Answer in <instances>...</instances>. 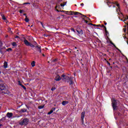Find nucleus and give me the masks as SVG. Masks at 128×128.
I'll return each instance as SVG.
<instances>
[{"mask_svg":"<svg viewBox=\"0 0 128 128\" xmlns=\"http://www.w3.org/2000/svg\"><path fill=\"white\" fill-rule=\"evenodd\" d=\"M62 0H58L57 2H56V6L55 7V10L58 12H66V11L64 10H58V8H63L64 6H66V2H64L63 4L62 3Z\"/></svg>","mask_w":128,"mask_h":128,"instance_id":"obj_1","label":"nucleus"},{"mask_svg":"<svg viewBox=\"0 0 128 128\" xmlns=\"http://www.w3.org/2000/svg\"><path fill=\"white\" fill-rule=\"evenodd\" d=\"M120 101L116 100V99H112V105L114 110H118V104Z\"/></svg>","mask_w":128,"mask_h":128,"instance_id":"obj_2","label":"nucleus"},{"mask_svg":"<svg viewBox=\"0 0 128 128\" xmlns=\"http://www.w3.org/2000/svg\"><path fill=\"white\" fill-rule=\"evenodd\" d=\"M61 78H62V80L63 82H70V81L71 80V79L72 78V76H66V74H62L61 76Z\"/></svg>","mask_w":128,"mask_h":128,"instance_id":"obj_3","label":"nucleus"},{"mask_svg":"<svg viewBox=\"0 0 128 128\" xmlns=\"http://www.w3.org/2000/svg\"><path fill=\"white\" fill-rule=\"evenodd\" d=\"M30 122V120L28 118H25L23 119L22 120H21L19 122V124L20 126H28V122Z\"/></svg>","mask_w":128,"mask_h":128,"instance_id":"obj_4","label":"nucleus"},{"mask_svg":"<svg viewBox=\"0 0 128 128\" xmlns=\"http://www.w3.org/2000/svg\"><path fill=\"white\" fill-rule=\"evenodd\" d=\"M65 14H70L71 16H72L74 14V16H80V14H82V13H80L79 12H72V11H67L65 12Z\"/></svg>","mask_w":128,"mask_h":128,"instance_id":"obj_5","label":"nucleus"},{"mask_svg":"<svg viewBox=\"0 0 128 128\" xmlns=\"http://www.w3.org/2000/svg\"><path fill=\"white\" fill-rule=\"evenodd\" d=\"M24 44L27 46H30V48H36V46L34 45V44H32V43L28 42V40H26V39L25 38H24Z\"/></svg>","mask_w":128,"mask_h":128,"instance_id":"obj_6","label":"nucleus"},{"mask_svg":"<svg viewBox=\"0 0 128 128\" xmlns=\"http://www.w3.org/2000/svg\"><path fill=\"white\" fill-rule=\"evenodd\" d=\"M62 80V78L60 77L59 74H57L54 78V80L56 82H60V80Z\"/></svg>","mask_w":128,"mask_h":128,"instance_id":"obj_7","label":"nucleus"},{"mask_svg":"<svg viewBox=\"0 0 128 128\" xmlns=\"http://www.w3.org/2000/svg\"><path fill=\"white\" fill-rule=\"evenodd\" d=\"M35 48H36V50L40 54H42V46H40V45H38L37 46H35Z\"/></svg>","mask_w":128,"mask_h":128,"instance_id":"obj_8","label":"nucleus"},{"mask_svg":"<svg viewBox=\"0 0 128 128\" xmlns=\"http://www.w3.org/2000/svg\"><path fill=\"white\" fill-rule=\"evenodd\" d=\"M110 44H112V46H114L116 48V50H118V52H120V54H122V51L118 48L114 44L111 40H110Z\"/></svg>","mask_w":128,"mask_h":128,"instance_id":"obj_9","label":"nucleus"},{"mask_svg":"<svg viewBox=\"0 0 128 128\" xmlns=\"http://www.w3.org/2000/svg\"><path fill=\"white\" fill-rule=\"evenodd\" d=\"M13 116H14V114L10 112H8L6 114V116H7V118H12Z\"/></svg>","mask_w":128,"mask_h":128,"instance_id":"obj_10","label":"nucleus"},{"mask_svg":"<svg viewBox=\"0 0 128 128\" xmlns=\"http://www.w3.org/2000/svg\"><path fill=\"white\" fill-rule=\"evenodd\" d=\"M84 114H86V112H83L81 113V120L82 122H84Z\"/></svg>","mask_w":128,"mask_h":128,"instance_id":"obj_11","label":"nucleus"},{"mask_svg":"<svg viewBox=\"0 0 128 128\" xmlns=\"http://www.w3.org/2000/svg\"><path fill=\"white\" fill-rule=\"evenodd\" d=\"M118 14L120 16H118V18L119 20H120L122 22H123L124 19L122 18H124V14H122V13L120 12H118Z\"/></svg>","mask_w":128,"mask_h":128,"instance_id":"obj_12","label":"nucleus"},{"mask_svg":"<svg viewBox=\"0 0 128 128\" xmlns=\"http://www.w3.org/2000/svg\"><path fill=\"white\" fill-rule=\"evenodd\" d=\"M6 90V86L3 84H0V91L4 90Z\"/></svg>","mask_w":128,"mask_h":128,"instance_id":"obj_13","label":"nucleus"},{"mask_svg":"<svg viewBox=\"0 0 128 128\" xmlns=\"http://www.w3.org/2000/svg\"><path fill=\"white\" fill-rule=\"evenodd\" d=\"M2 94H10V92L8 90H4V92H2Z\"/></svg>","mask_w":128,"mask_h":128,"instance_id":"obj_14","label":"nucleus"},{"mask_svg":"<svg viewBox=\"0 0 128 128\" xmlns=\"http://www.w3.org/2000/svg\"><path fill=\"white\" fill-rule=\"evenodd\" d=\"M18 84H19V86H22V88H24V90H26V86H24L22 84H20V81L18 82Z\"/></svg>","mask_w":128,"mask_h":128,"instance_id":"obj_15","label":"nucleus"},{"mask_svg":"<svg viewBox=\"0 0 128 128\" xmlns=\"http://www.w3.org/2000/svg\"><path fill=\"white\" fill-rule=\"evenodd\" d=\"M68 104V102L66 100L62 101V106H66V104Z\"/></svg>","mask_w":128,"mask_h":128,"instance_id":"obj_16","label":"nucleus"},{"mask_svg":"<svg viewBox=\"0 0 128 128\" xmlns=\"http://www.w3.org/2000/svg\"><path fill=\"white\" fill-rule=\"evenodd\" d=\"M4 68H8V62H4Z\"/></svg>","mask_w":128,"mask_h":128,"instance_id":"obj_17","label":"nucleus"},{"mask_svg":"<svg viewBox=\"0 0 128 128\" xmlns=\"http://www.w3.org/2000/svg\"><path fill=\"white\" fill-rule=\"evenodd\" d=\"M76 32L79 34H84V32L82 30H80V31H78V30H76Z\"/></svg>","mask_w":128,"mask_h":128,"instance_id":"obj_18","label":"nucleus"},{"mask_svg":"<svg viewBox=\"0 0 128 128\" xmlns=\"http://www.w3.org/2000/svg\"><path fill=\"white\" fill-rule=\"evenodd\" d=\"M1 16H2V20H6V16H4V14H1Z\"/></svg>","mask_w":128,"mask_h":128,"instance_id":"obj_19","label":"nucleus"},{"mask_svg":"<svg viewBox=\"0 0 128 128\" xmlns=\"http://www.w3.org/2000/svg\"><path fill=\"white\" fill-rule=\"evenodd\" d=\"M6 120V116H4L3 118H2L1 119H0V122H4V120Z\"/></svg>","mask_w":128,"mask_h":128,"instance_id":"obj_20","label":"nucleus"},{"mask_svg":"<svg viewBox=\"0 0 128 128\" xmlns=\"http://www.w3.org/2000/svg\"><path fill=\"white\" fill-rule=\"evenodd\" d=\"M31 66L32 68L36 66V62L34 61H32L31 63Z\"/></svg>","mask_w":128,"mask_h":128,"instance_id":"obj_21","label":"nucleus"},{"mask_svg":"<svg viewBox=\"0 0 128 128\" xmlns=\"http://www.w3.org/2000/svg\"><path fill=\"white\" fill-rule=\"evenodd\" d=\"M25 22H30V19L28 18V16H26Z\"/></svg>","mask_w":128,"mask_h":128,"instance_id":"obj_22","label":"nucleus"},{"mask_svg":"<svg viewBox=\"0 0 128 128\" xmlns=\"http://www.w3.org/2000/svg\"><path fill=\"white\" fill-rule=\"evenodd\" d=\"M44 108V105L40 106H38V108H39V110H42V109Z\"/></svg>","mask_w":128,"mask_h":128,"instance_id":"obj_23","label":"nucleus"},{"mask_svg":"<svg viewBox=\"0 0 128 128\" xmlns=\"http://www.w3.org/2000/svg\"><path fill=\"white\" fill-rule=\"evenodd\" d=\"M80 16H81V18H82V19L84 20V18H86V16H85V15H84V14H80Z\"/></svg>","mask_w":128,"mask_h":128,"instance_id":"obj_24","label":"nucleus"},{"mask_svg":"<svg viewBox=\"0 0 128 128\" xmlns=\"http://www.w3.org/2000/svg\"><path fill=\"white\" fill-rule=\"evenodd\" d=\"M70 86H72L74 84V81H72V78L70 80Z\"/></svg>","mask_w":128,"mask_h":128,"instance_id":"obj_25","label":"nucleus"},{"mask_svg":"<svg viewBox=\"0 0 128 128\" xmlns=\"http://www.w3.org/2000/svg\"><path fill=\"white\" fill-rule=\"evenodd\" d=\"M12 46H17L18 44H16V42H13L12 43Z\"/></svg>","mask_w":128,"mask_h":128,"instance_id":"obj_26","label":"nucleus"},{"mask_svg":"<svg viewBox=\"0 0 128 128\" xmlns=\"http://www.w3.org/2000/svg\"><path fill=\"white\" fill-rule=\"evenodd\" d=\"M26 110H27L26 108H22L21 110V112H26Z\"/></svg>","mask_w":128,"mask_h":128,"instance_id":"obj_27","label":"nucleus"},{"mask_svg":"<svg viewBox=\"0 0 128 128\" xmlns=\"http://www.w3.org/2000/svg\"><path fill=\"white\" fill-rule=\"evenodd\" d=\"M39 22H40L43 28H44V23H42V22L39 21Z\"/></svg>","mask_w":128,"mask_h":128,"instance_id":"obj_28","label":"nucleus"},{"mask_svg":"<svg viewBox=\"0 0 128 128\" xmlns=\"http://www.w3.org/2000/svg\"><path fill=\"white\" fill-rule=\"evenodd\" d=\"M52 112H54V110H52L48 113V114H52Z\"/></svg>","mask_w":128,"mask_h":128,"instance_id":"obj_29","label":"nucleus"},{"mask_svg":"<svg viewBox=\"0 0 128 128\" xmlns=\"http://www.w3.org/2000/svg\"><path fill=\"white\" fill-rule=\"evenodd\" d=\"M12 48H8L6 49V52H12Z\"/></svg>","mask_w":128,"mask_h":128,"instance_id":"obj_30","label":"nucleus"},{"mask_svg":"<svg viewBox=\"0 0 128 128\" xmlns=\"http://www.w3.org/2000/svg\"><path fill=\"white\" fill-rule=\"evenodd\" d=\"M88 24H89L90 26H96V24H92V23H89Z\"/></svg>","mask_w":128,"mask_h":128,"instance_id":"obj_31","label":"nucleus"},{"mask_svg":"<svg viewBox=\"0 0 128 128\" xmlns=\"http://www.w3.org/2000/svg\"><path fill=\"white\" fill-rule=\"evenodd\" d=\"M105 32L106 36H108V30H106V28L105 29Z\"/></svg>","mask_w":128,"mask_h":128,"instance_id":"obj_32","label":"nucleus"},{"mask_svg":"<svg viewBox=\"0 0 128 128\" xmlns=\"http://www.w3.org/2000/svg\"><path fill=\"white\" fill-rule=\"evenodd\" d=\"M2 42L1 40H0V48H2Z\"/></svg>","mask_w":128,"mask_h":128,"instance_id":"obj_33","label":"nucleus"},{"mask_svg":"<svg viewBox=\"0 0 128 128\" xmlns=\"http://www.w3.org/2000/svg\"><path fill=\"white\" fill-rule=\"evenodd\" d=\"M24 12V10H20L19 12H20V14H22V12Z\"/></svg>","mask_w":128,"mask_h":128,"instance_id":"obj_34","label":"nucleus"},{"mask_svg":"<svg viewBox=\"0 0 128 128\" xmlns=\"http://www.w3.org/2000/svg\"><path fill=\"white\" fill-rule=\"evenodd\" d=\"M116 6H118V10H120V4L117 3L116 4Z\"/></svg>","mask_w":128,"mask_h":128,"instance_id":"obj_35","label":"nucleus"},{"mask_svg":"<svg viewBox=\"0 0 128 128\" xmlns=\"http://www.w3.org/2000/svg\"><path fill=\"white\" fill-rule=\"evenodd\" d=\"M34 46H38V43L36 42H34Z\"/></svg>","mask_w":128,"mask_h":128,"instance_id":"obj_36","label":"nucleus"},{"mask_svg":"<svg viewBox=\"0 0 128 128\" xmlns=\"http://www.w3.org/2000/svg\"><path fill=\"white\" fill-rule=\"evenodd\" d=\"M56 90L55 87H52V88H51V90H52V92H54V90Z\"/></svg>","mask_w":128,"mask_h":128,"instance_id":"obj_37","label":"nucleus"},{"mask_svg":"<svg viewBox=\"0 0 128 128\" xmlns=\"http://www.w3.org/2000/svg\"><path fill=\"white\" fill-rule=\"evenodd\" d=\"M2 48H0V54H4V52H2Z\"/></svg>","mask_w":128,"mask_h":128,"instance_id":"obj_38","label":"nucleus"},{"mask_svg":"<svg viewBox=\"0 0 128 128\" xmlns=\"http://www.w3.org/2000/svg\"><path fill=\"white\" fill-rule=\"evenodd\" d=\"M44 36H46V38H48V36H50V35L46 34H44Z\"/></svg>","mask_w":128,"mask_h":128,"instance_id":"obj_39","label":"nucleus"},{"mask_svg":"<svg viewBox=\"0 0 128 128\" xmlns=\"http://www.w3.org/2000/svg\"><path fill=\"white\" fill-rule=\"evenodd\" d=\"M23 4L24 5V4H30V2H25V3H24Z\"/></svg>","mask_w":128,"mask_h":128,"instance_id":"obj_40","label":"nucleus"},{"mask_svg":"<svg viewBox=\"0 0 128 128\" xmlns=\"http://www.w3.org/2000/svg\"><path fill=\"white\" fill-rule=\"evenodd\" d=\"M8 32H10L12 31V29L10 28H8Z\"/></svg>","mask_w":128,"mask_h":128,"instance_id":"obj_41","label":"nucleus"},{"mask_svg":"<svg viewBox=\"0 0 128 128\" xmlns=\"http://www.w3.org/2000/svg\"><path fill=\"white\" fill-rule=\"evenodd\" d=\"M102 28H104V30L106 28V26H104V25H102Z\"/></svg>","mask_w":128,"mask_h":128,"instance_id":"obj_42","label":"nucleus"},{"mask_svg":"<svg viewBox=\"0 0 128 128\" xmlns=\"http://www.w3.org/2000/svg\"><path fill=\"white\" fill-rule=\"evenodd\" d=\"M86 18L87 20H90V18H88V17L86 16Z\"/></svg>","mask_w":128,"mask_h":128,"instance_id":"obj_43","label":"nucleus"},{"mask_svg":"<svg viewBox=\"0 0 128 128\" xmlns=\"http://www.w3.org/2000/svg\"><path fill=\"white\" fill-rule=\"evenodd\" d=\"M15 38H20V36H15Z\"/></svg>","mask_w":128,"mask_h":128,"instance_id":"obj_44","label":"nucleus"},{"mask_svg":"<svg viewBox=\"0 0 128 128\" xmlns=\"http://www.w3.org/2000/svg\"><path fill=\"white\" fill-rule=\"evenodd\" d=\"M71 30H72V32H76L75 30H74V28H72L71 29Z\"/></svg>","mask_w":128,"mask_h":128,"instance_id":"obj_45","label":"nucleus"},{"mask_svg":"<svg viewBox=\"0 0 128 128\" xmlns=\"http://www.w3.org/2000/svg\"><path fill=\"white\" fill-rule=\"evenodd\" d=\"M4 20L6 24H8V20L6 19V20Z\"/></svg>","mask_w":128,"mask_h":128,"instance_id":"obj_46","label":"nucleus"},{"mask_svg":"<svg viewBox=\"0 0 128 128\" xmlns=\"http://www.w3.org/2000/svg\"><path fill=\"white\" fill-rule=\"evenodd\" d=\"M124 32H126V28H124Z\"/></svg>","mask_w":128,"mask_h":128,"instance_id":"obj_47","label":"nucleus"},{"mask_svg":"<svg viewBox=\"0 0 128 128\" xmlns=\"http://www.w3.org/2000/svg\"><path fill=\"white\" fill-rule=\"evenodd\" d=\"M84 22H85L86 24H88V21L86 20H84Z\"/></svg>","mask_w":128,"mask_h":128,"instance_id":"obj_48","label":"nucleus"},{"mask_svg":"<svg viewBox=\"0 0 128 128\" xmlns=\"http://www.w3.org/2000/svg\"><path fill=\"white\" fill-rule=\"evenodd\" d=\"M80 6H84V3H82V4H80Z\"/></svg>","mask_w":128,"mask_h":128,"instance_id":"obj_49","label":"nucleus"},{"mask_svg":"<svg viewBox=\"0 0 128 128\" xmlns=\"http://www.w3.org/2000/svg\"><path fill=\"white\" fill-rule=\"evenodd\" d=\"M97 26V27L100 26V24L96 25V26Z\"/></svg>","mask_w":128,"mask_h":128,"instance_id":"obj_50","label":"nucleus"},{"mask_svg":"<svg viewBox=\"0 0 128 128\" xmlns=\"http://www.w3.org/2000/svg\"><path fill=\"white\" fill-rule=\"evenodd\" d=\"M56 60H58L57 59H54V60H53V62H56Z\"/></svg>","mask_w":128,"mask_h":128,"instance_id":"obj_51","label":"nucleus"},{"mask_svg":"<svg viewBox=\"0 0 128 128\" xmlns=\"http://www.w3.org/2000/svg\"><path fill=\"white\" fill-rule=\"evenodd\" d=\"M10 34H14L13 32H12V31H10V32H9Z\"/></svg>","mask_w":128,"mask_h":128,"instance_id":"obj_52","label":"nucleus"},{"mask_svg":"<svg viewBox=\"0 0 128 128\" xmlns=\"http://www.w3.org/2000/svg\"><path fill=\"white\" fill-rule=\"evenodd\" d=\"M104 24L105 26H106L107 23L106 22H104Z\"/></svg>","mask_w":128,"mask_h":128,"instance_id":"obj_53","label":"nucleus"},{"mask_svg":"<svg viewBox=\"0 0 128 128\" xmlns=\"http://www.w3.org/2000/svg\"><path fill=\"white\" fill-rule=\"evenodd\" d=\"M52 110H53V112L54 111V110H56V108H52Z\"/></svg>","mask_w":128,"mask_h":128,"instance_id":"obj_54","label":"nucleus"},{"mask_svg":"<svg viewBox=\"0 0 128 128\" xmlns=\"http://www.w3.org/2000/svg\"><path fill=\"white\" fill-rule=\"evenodd\" d=\"M126 19L125 18L124 20H123V22H126Z\"/></svg>","mask_w":128,"mask_h":128,"instance_id":"obj_55","label":"nucleus"},{"mask_svg":"<svg viewBox=\"0 0 128 128\" xmlns=\"http://www.w3.org/2000/svg\"><path fill=\"white\" fill-rule=\"evenodd\" d=\"M42 56H46V55H44V54H42Z\"/></svg>","mask_w":128,"mask_h":128,"instance_id":"obj_56","label":"nucleus"},{"mask_svg":"<svg viewBox=\"0 0 128 128\" xmlns=\"http://www.w3.org/2000/svg\"><path fill=\"white\" fill-rule=\"evenodd\" d=\"M108 64L109 65V66H110V62H108Z\"/></svg>","mask_w":128,"mask_h":128,"instance_id":"obj_57","label":"nucleus"},{"mask_svg":"<svg viewBox=\"0 0 128 128\" xmlns=\"http://www.w3.org/2000/svg\"><path fill=\"white\" fill-rule=\"evenodd\" d=\"M23 15L24 16H26V14H24Z\"/></svg>","mask_w":128,"mask_h":128,"instance_id":"obj_58","label":"nucleus"},{"mask_svg":"<svg viewBox=\"0 0 128 128\" xmlns=\"http://www.w3.org/2000/svg\"><path fill=\"white\" fill-rule=\"evenodd\" d=\"M126 20H128V16H126Z\"/></svg>","mask_w":128,"mask_h":128,"instance_id":"obj_59","label":"nucleus"},{"mask_svg":"<svg viewBox=\"0 0 128 128\" xmlns=\"http://www.w3.org/2000/svg\"><path fill=\"white\" fill-rule=\"evenodd\" d=\"M110 4V2H107V4Z\"/></svg>","mask_w":128,"mask_h":128,"instance_id":"obj_60","label":"nucleus"},{"mask_svg":"<svg viewBox=\"0 0 128 128\" xmlns=\"http://www.w3.org/2000/svg\"><path fill=\"white\" fill-rule=\"evenodd\" d=\"M0 126H2V124H0Z\"/></svg>","mask_w":128,"mask_h":128,"instance_id":"obj_61","label":"nucleus"},{"mask_svg":"<svg viewBox=\"0 0 128 128\" xmlns=\"http://www.w3.org/2000/svg\"><path fill=\"white\" fill-rule=\"evenodd\" d=\"M116 12H118V9H116Z\"/></svg>","mask_w":128,"mask_h":128,"instance_id":"obj_62","label":"nucleus"},{"mask_svg":"<svg viewBox=\"0 0 128 128\" xmlns=\"http://www.w3.org/2000/svg\"><path fill=\"white\" fill-rule=\"evenodd\" d=\"M26 108H28V106H27V105H26Z\"/></svg>","mask_w":128,"mask_h":128,"instance_id":"obj_63","label":"nucleus"},{"mask_svg":"<svg viewBox=\"0 0 128 128\" xmlns=\"http://www.w3.org/2000/svg\"><path fill=\"white\" fill-rule=\"evenodd\" d=\"M74 18H78V16H74Z\"/></svg>","mask_w":128,"mask_h":128,"instance_id":"obj_64","label":"nucleus"}]
</instances>
